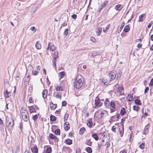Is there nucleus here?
<instances>
[{"mask_svg": "<svg viewBox=\"0 0 153 153\" xmlns=\"http://www.w3.org/2000/svg\"><path fill=\"white\" fill-rule=\"evenodd\" d=\"M82 78L81 76H78L75 78V81L74 82L73 85L74 87L76 89H79L84 86L85 82Z\"/></svg>", "mask_w": 153, "mask_h": 153, "instance_id": "f257e3e1", "label": "nucleus"}, {"mask_svg": "<svg viewBox=\"0 0 153 153\" xmlns=\"http://www.w3.org/2000/svg\"><path fill=\"white\" fill-rule=\"evenodd\" d=\"M6 125L10 129H12L14 125V120L11 117L6 118Z\"/></svg>", "mask_w": 153, "mask_h": 153, "instance_id": "f03ea898", "label": "nucleus"}, {"mask_svg": "<svg viewBox=\"0 0 153 153\" xmlns=\"http://www.w3.org/2000/svg\"><path fill=\"white\" fill-rule=\"evenodd\" d=\"M112 81L110 78H109V77L108 78L104 77L102 80V83H103L104 85H107L110 84Z\"/></svg>", "mask_w": 153, "mask_h": 153, "instance_id": "7ed1b4c3", "label": "nucleus"}, {"mask_svg": "<svg viewBox=\"0 0 153 153\" xmlns=\"http://www.w3.org/2000/svg\"><path fill=\"white\" fill-rule=\"evenodd\" d=\"M117 74V72L115 70L111 71L109 74L108 77L112 81H113L115 78Z\"/></svg>", "mask_w": 153, "mask_h": 153, "instance_id": "20e7f679", "label": "nucleus"}, {"mask_svg": "<svg viewBox=\"0 0 153 153\" xmlns=\"http://www.w3.org/2000/svg\"><path fill=\"white\" fill-rule=\"evenodd\" d=\"M110 112L111 113H113L116 111V108L115 104L114 101L112 100L110 103Z\"/></svg>", "mask_w": 153, "mask_h": 153, "instance_id": "39448f33", "label": "nucleus"}, {"mask_svg": "<svg viewBox=\"0 0 153 153\" xmlns=\"http://www.w3.org/2000/svg\"><path fill=\"white\" fill-rule=\"evenodd\" d=\"M95 104L96 106L99 107L102 105V103L100 102V97L99 96H97L95 99Z\"/></svg>", "mask_w": 153, "mask_h": 153, "instance_id": "423d86ee", "label": "nucleus"}, {"mask_svg": "<svg viewBox=\"0 0 153 153\" xmlns=\"http://www.w3.org/2000/svg\"><path fill=\"white\" fill-rule=\"evenodd\" d=\"M98 113L99 114V117L100 118L102 117L104 114H105L108 113L105 110L99 111Z\"/></svg>", "mask_w": 153, "mask_h": 153, "instance_id": "0eeeda50", "label": "nucleus"}, {"mask_svg": "<svg viewBox=\"0 0 153 153\" xmlns=\"http://www.w3.org/2000/svg\"><path fill=\"white\" fill-rule=\"evenodd\" d=\"M49 137L50 139L54 140H55V141H56L57 142L59 140L58 138L56 136L54 135L52 133L50 134H49Z\"/></svg>", "mask_w": 153, "mask_h": 153, "instance_id": "6e6552de", "label": "nucleus"}, {"mask_svg": "<svg viewBox=\"0 0 153 153\" xmlns=\"http://www.w3.org/2000/svg\"><path fill=\"white\" fill-rule=\"evenodd\" d=\"M150 127V125L149 124H147L145 127L143 131V134H146L149 132V128Z\"/></svg>", "mask_w": 153, "mask_h": 153, "instance_id": "1a4fd4ad", "label": "nucleus"}, {"mask_svg": "<svg viewBox=\"0 0 153 153\" xmlns=\"http://www.w3.org/2000/svg\"><path fill=\"white\" fill-rule=\"evenodd\" d=\"M31 150L33 153H38V149L36 145L31 148Z\"/></svg>", "mask_w": 153, "mask_h": 153, "instance_id": "9d476101", "label": "nucleus"}, {"mask_svg": "<svg viewBox=\"0 0 153 153\" xmlns=\"http://www.w3.org/2000/svg\"><path fill=\"white\" fill-rule=\"evenodd\" d=\"M48 93V90L47 89L44 90L42 94V97L44 99H45L47 98Z\"/></svg>", "mask_w": 153, "mask_h": 153, "instance_id": "9b49d317", "label": "nucleus"}, {"mask_svg": "<svg viewBox=\"0 0 153 153\" xmlns=\"http://www.w3.org/2000/svg\"><path fill=\"white\" fill-rule=\"evenodd\" d=\"M124 89L123 87L122 86H119L118 87L117 91L120 93V95H123L124 93Z\"/></svg>", "mask_w": 153, "mask_h": 153, "instance_id": "f8f14e48", "label": "nucleus"}, {"mask_svg": "<svg viewBox=\"0 0 153 153\" xmlns=\"http://www.w3.org/2000/svg\"><path fill=\"white\" fill-rule=\"evenodd\" d=\"M64 128L65 131H68L70 128L69 123L68 122H66L64 125Z\"/></svg>", "mask_w": 153, "mask_h": 153, "instance_id": "ddd939ff", "label": "nucleus"}, {"mask_svg": "<svg viewBox=\"0 0 153 153\" xmlns=\"http://www.w3.org/2000/svg\"><path fill=\"white\" fill-rule=\"evenodd\" d=\"M50 108L52 110L55 109L57 107V105L56 104H54L52 102H50Z\"/></svg>", "mask_w": 153, "mask_h": 153, "instance_id": "4468645a", "label": "nucleus"}, {"mask_svg": "<svg viewBox=\"0 0 153 153\" xmlns=\"http://www.w3.org/2000/svg\"><path fill=\"white\" fill-rule=\"evenodd\" d=\"M145 16V14H143L142 15H140L139 16V22H143L144 19H145V17H144Z\"/></svg>", "mask_w": 153, "mask_h": 153, "instance_id": "2eb2a0df", "label": "nucleus"}, {"mask_svg": "<svg viewBox=\"0 0 153 153\" xmlns=\"http://www.w3.org/2000/svg\"><path fill=\"white\" fill-rule=\"evenodd\" d=\"M123 7L122 5L121 4H118L115 7V9L116 10H120Z\"/></svg>", "mask_w": 153, "mask_h": 153, "instance_id": "dca6fc26", "label": "nucleus"}, {"mask_svg": "<svg viewBox=\"0 0 153 153\" xmlns=\"http://www.w3.org/2000/svg\"><path fill=\"white\" fill-rule=\"evenodd\" d=\"M65 75V73L64 71H62L59 73V79L63 78Z\"/></svg>", "mask_w": 153, "mask_h": 153, "instance_id": "f3484780", "label": "nucleus"}, {"mask_svg": "<svg viewBox=\"0 0 153 153\" xmlns=\"http://www.w3.org/2000/svg\"><path fill=\"white\" fill-rule=\"evenodd\" d=\"M10 92H8L7 90H6V91L4 92V97L6 98L9 97L10 96Z\"/></svg>", "mask_w": 153, "mask_h": 153, "instance_id": "a211bd4d", "label": "nucleus"}, {"mask_svg": "<svg viewBox=\"0 0 153 153\" xmlns=\"http://www.w3.org/2000/svg\"><path fill=\"white\" fill-rule=\"evenodd\" d=\"M59 56H58L56 55V56H53V58H54V59L53 61V65H54L55 68L56 69V59L58 58Z\"/></svg>", "mask_w": 153, "mask_h": 153, "instance_id": "6ab92c4d", "label": "nucleus"}, {"mask_svg": "<svg viewBox=\"0 0 153 153\" xmlns=\"http://www.w3.org/2000/svg\"><path fill=\"white\" fill-rule=\"evenodd\" d=\"M22 118L23 120L25 121H27L29 119V117H28V114H26L25 115H24V116L22 117Z\"/></svg>", "mask_w": 153, "mask_h": 153, "instance_id": "aec40b11", "label": "nucleus"}, {"mask_svg": "<svg viewBox=\"0 0 153 153\" xmlns=\"http://www.w3.org/2000/svg\"><path fill=\"white\" fill-rule=\"evenodd\" d=\"M86 130L84 127L81 128L79 131V134L80 135H82L83 134Z\"/></svg>", "mask_w": 153, "mask_h": 153, "instance_id": "412c9836", "label": "nucleus"}, {"mask_svg": "<svg viewBox=\"0 0 153 153\" xmlns=\"http://www.w3.org/2000/svg\"><path fill=\"white\" fill-rule=\"evenodd\" d=\"M128 97L126 98L127 100L129 101H132L133 100V95L131 94H128Z\"/></svg>", "mask_w": 153, "mask_h": 153, "instance_id": "4be33fe9", "label": "nucleus"}, {"mask_svg": "<svg viewBox=\"0 0 153 153\" xmlns=\"http://www.w3.org/2000/svg\"><path fill=\"white\" fill-rule=\"evenodd\" d=\"M92 137L96 141H97L99 139V137L96 134L94 133L92 134Z\"/></svg>", "mask_w": 153, "mask_h": 153, "instance_id": "5701e85b", "label": "nucleus"}, {"mask_svg": "<svg viewBox=\"0 0 153 153\" xmlns=\"http://www.w3.org/2000/svg\"><path fill=\"white\" fill-rule=\"evenodd\" d=\"M122 74V72L121 71L119 70L118 71L117 74V79H118L121 76Z\"/></svg>", "mask_w": 153, "mask_h": 153, "instance_id": "b1692460", "label": "nucleus"}, {"mask_svg": "<svg viewBox=\"0 0 153 153\" xmlns=\"http://www.w3.org/2000/svg\"><path fill=\"white\" fill-rule=\"evenodd\" d=\"M130 30V27L129 25H126L124 28V31L126 32H127Z\"/></svg>", "mask_w": 153, "mask_h": 153, "instance_id": "393cba45", "label": "nucleus"}, {"mask_svg": "<svg viewBox=\"0 0 153 153\" xmlns=\"http://www.w3.org/2000/svg\"><path fill=\"white\" fill-rule=\"evenodd\" d=\"M29 110L30 113L35 112V109L33 106L29 107Z\"/></svg>", "mask_w": 153, "mask_h": 153, "instance_id": "a878e982", "label": "nucleus"}, {"mask_svg": "<svg viewBox=\"0 0 153 153\" xmlns=\"http://www.w3.org/2000/svg\"><path fill=\"white\" fill-rule=\"evenodd\" d=\"M108 1H105L103 3L101 4L100 5L101 7H102L104 8L108 4Z\"/></svg>", "mask_w": 153, "mask_h": 153, "instance_id": "bb28decb", "label": "nucleus"}, {"mask_svg": "<svg viewBox=\"0 0 153 153\" xmlns=\"http://www.w3.org/2000/svg\"><path fill=\"white\" fill-rule=\"evenodd\" d=\"M126 112V109L124 108H122L121 110L120 111V114L123 115L125 114Z\"/></svg>", "mask_w": 153, "mask_h": 153, "instance_id": "cd10ccee", "label": "nucleus"}, {"mask_svg": "<svg viewBox=\"0 0 153 153\" xmlns=\"http://www.w3.org/2000/svg\"><path fill=\"white\" fill-rule=\"evenodd\" d=\"M52 152V149L51 147H48L45 150L46 153H51Z\"/></svg>", "mask_w": 153, "mask_h": 153, "instance_id": "c85d7f7f", "label": "nucleus"}, {"mask_svg": "<svg viewBox=\"0 0 153 153\" xmlns=\"http://www.w3.org/2000/svg\"><path fill=\"white\" fill-rule=\"evenodd\" d=\"M85 143L88 145L91 146L92 144V142L91 141V139L87 140Z\"/></svg>", "mask_w": 153, "mask_h": 153, "instance_id": "c756f323", "label": "nucleus"}, {"mask_svg": "<svg viewBox=\"0 0 153 153\" xmlns=\"http://www.w3.org/2000/svg\"><path fill=\"white\" fill-rule=\"evenodd\" d=\"M108 99H106L104 102L105 106L106 107H107L109 105V102L108 103Z\"/></svg>", "mask_w": 153, "mask_h": 153, "instance_id": "7c9ffc66", "label": "nucleus"}, {"mask_svg": "<svg viewBox=\"0 0 153 153\" xmlns=\"http://www.w3.org/2000/svg\"><path fill=\"white\" fill-rule=\"evenodd\" d=\"M66 143L68 145H71L72 144V140L70 139H67L65 141Z\"/></svg>", "mask_w": 153, "mask_h": 153, "instance_id": "2f4dec72", "label": "nucleus"}, {"mask_svg": "<svg viewBox=\"0 0 153 153\" xmlns=\"http://www.w3.org/2000/svg\"><path fill=\"white\" fill-rule=\"evenodd\" d=\"M107 140H106L104 139L102 140L101 142V145L102 146H105L107 143Z\"/></svg>", "mask_w": 153, "mask_h": 153, "instance_id": "473e14b6", "label": "nucleus"}, {"mask_svg": "<svg viewBox=\"0 0 153 153\" xmlns=\"http://www.w3.org/2000/svg\"><path fill=\"white\" fill-rule=\"evenodd\" d=\"M50 120L52 121H54L56 120V117L53 115H51L50 116Z\"/></svg>", "mask_w": 153, "mask_h": 153, "instance_id": "72a5a7b5", "label": "nucleus"}, {"mask_svg": "<svg viewBox=\"0 0 153 153\" xmlns=\"http://www.w3.org/2000/svg\"><path fill=\"white\" fill-rule=\"evenodd\" d=\"M135 103L136 105H141V103L140 100L137 99L135 100Z\"/></svg>", "mask_w": 153, "mask_h": 153, "instance_id": "f704fd0d", "label": "nucleus"}, {"mask_svg": "<svg viewBox=\"0 0 153 153\" xmlns=\"http://www.w3.org/2000/svg\"><path fill=\"white\" fill-rule=\"evenodd\" d=\"M102 28L101 27L99 28L97 32V34L98 36H99L100 35L101 33L102 32Z\"/></svg>", "mask_w": 153, "mask_h": 153, "instance_id": "c9c22d12", "label": "nucleus"}, {"mask_svg": "<svg viewBox=\"0 0 153 153\" xmlns=\"http://www.w3.org/2000/svg\"><path fill=\"white\" fill-rule=\"evenodd\" d=\"M133 110L136 111H138L140 109V107L137 106H134Z\"/></svg>", "mask_w": 153, "mask_h": 153, "instance_id": "e433bc0d", "label": "nucleus"}, {"mask_svg": "<svg viewBox=\"0 0 153 153\" xmlns=\"http://www.w3.org/2000/svg\"><path fill=\"white\" fill-rule=\"evenodd\" d=\"M36 48H41V45L39 42H37L35 45Z\"/></svg>", "mask_w": 153, "mask_h": 153, "instance_id": "4c0bfd02", "label": "nucleus"}, {"mask_svg": "<svg viewBox=\"0 0 153 153\" xmlns=\"http://www.w3.org/2000/svg\"><path fill=\"white\" fill-rule=\"evenodd\" d=\"M87 152L89 153H91L92 152V149L91 147H88L86 149Z\"/></svg>", "mask_w": 153, "mask_h": 153, "instance_id": "58836bf2", "label": "nucleus"}, {"mask_svg": "<svg viewBox=\"0 0 153 153\" xmlns=\"http://www.w3.org/2000/svg\"><path fill=\"white\" fill-rule=\"evenodd\" d=\"M56 91H62L63 88L61 86H58L56 88Z\"/></svg>", "mask_w": 153, "mask_h": 153, "instance_id": "ea45409f", "label": "nucleus"}, {"mask_svg": "<svg viewBox=\"0 0 153 153\" xmlns=\"http://www.w3.org/2000/svg\"><path fill=\"white\" fill-rule=\"evenodd\" d=\"M87 125L89 128H91L93 126L92 122L91 121L88 122L87 123Z\"/></svg>", "mask_w": 153, "mask_h": 153, "instance_id": "a19ab883", "label": "nucleus"}, {"mask_svg": "<svg viewBox=\"0 0 153 153\" xmlns=\"http://www.w3.org/2000/svg\"><path fill=\"white\" fill-rule=\"evenodd\" d=\"M60 133V130L59 129H56L54 131V133L56 135H59Z\"/></svg>", "mask_w": 153, "mask_h": 153, "instance_id": "79ce46f5", "label": "nucleus"}, {"mask_svg": "<svg viewBox=\"0 0 153 153\" xmlns=\"http://www.w3.org/2000/svg\"><path fill=\"white\" fill-rule=\"evenodd\" d=\"M25 111H27L26 108L24 107H22L20 110L21 113H22L24 112H25Z\"/></svg>", "mask_w": 153, "mask_h": 153, "instance_id": "37998d69", "label": "nucleus"}, {"mask_svg": "<svg viewBox=\"0 0 153 153\" xmlns=\"http://www.w3.org/2000/svg\"><path fill=\"white\" fill-rule=\"evenodd\" d=\"M68 33V29L67 28L65 29L64 32V35L66 36Z\"/></svg>", "mask_w": 153, "mask_h": 153, "instance_id": "c03bdc74", "label": "nucleus"}, {"mask_svg": "<svg viewBox=\"0 0 153 153\" xmlns=\"http://www.w3.org/2000/svg\"><path fill=\"white\" fill-rule=\"evenodd\" d=\"M124 25L125 23L124 22H123L122 24L121 25V26H120V27L119 30H118V31L119 32H120L121 31V30L123 29Z\"/></svg>", "mask_w": 153, "mask_h": 153, "instance_id": "a18cd8bd", "label": "nucleus"}, {"mask_svg": "<svg viewBox=\"0 0 153 153\" xmlns=\"http://www.w3.org/2000/svg\"><path fill=\"white\" fill-rule=\"evenodd\" d=\"M139 147L141 149H143L145 147V144L143 143H142L139 146Z\"/></svg>", "mask_w": 153, "mask_h": 153, "instance_id": "49530a36", "label": "nucleus"}, {"mask_svg": "<svg viewBox=\"0 0 153 153\" xmlns=\"http://www.w3.org/2000/svg\"><path fill=\"white\" fill-rule=\"evenodd\" d=\"M68 114H65L64 119V121L65 122V121H66L67 120L68 118Z\"/></svg>", "mask_w": 153, "mask_h": 153, "instance_id": "de8ad7c7", "label": "nucleus"}, {"mask_svg": "<svg viewBox=\"0 0 153 153\" xmlns=\"http://www.w3.org/2000/svg\"><path fill=\"white\" fill-rule=\"evenodd\" d=\"M90 40L93 42L95 43L96 42V40L93 37H90Z\"/></svg>", "mask_w": 153, "mask_h": 153, "instance_id": "09e8293b", "label": "nucleus"}, {"mask_svg": "<svg viewBox=\"0 0 153 153\" xmlns=\"http://www.w3.org/2000/svg\"><path fill=\"white\" fill-rule=\"evenodd\" d=\"M32 118L34 121L36 120H37L38 118L37 114H36L35 115L33 116V117Z\"/></svg>", "mask_w": 153, "mask_h": 153, "instance_id": "8fccbe9b", "label": "nucleus"}, {"mask_svg": "<svg viewBox=\"0 0 153 153\" xmlns=\"http://www.w3.org/2000/svg\"><path fill=\"white\" fill-rule=\"evenodd\" d=\"M38 72L37 71H32V74L33 75H36L38 74Z\"/></svg>", "mask_w": 153, "mask_h": 153, "instance_id": "3c124183", "label": "nucleus"}, {"mask_svg": "<svg viewBox=\"0 0 153 153\" xmlns=\"http://www.w3.org/2000/svg\"><path fill=\"white\" fill-rule=\"evenodd\" d=\"M28 114V112L27 111H25V112H24L22 113H21L22 117L23 116L25 115L26 114Z\"/></svg>", "mask_w": 153, "mask_h": 153, "instance_id": "603ef678", "label": "nucleus"}, {"mask_svg": "<svg viewBox=\"0 0 153 153\" xmlns=\"http://www.w3.org/2000/svg\"><path fill=\"white\" fill-rule=\"evenodd\" d=\"M67 103L65 101H63L62 102V106H65L66 105Z\"/></svg>", "mask_w": 153, "mask_h": 153, "instance_id": "864d4df0", "label": "nucleus"}, {"mask_svg": "<svg viewBox=\"0 0 153 153\" xmlns=\"http://www.w3.org/2000/svg\"><path fill=\"white\" fill-rule=\"evenodd\" d=\"M77 15L76 14H74L72 15L71 17L73 19H76L77 18Z\"/></svg>", "mask_w": 153, "mask_h": 153, "instance_id": "5fc2aeb1", "label": "nucleus"}, {"mask_svg": "<svg viewBox=\"0 0 153 153\" xmlns=\"http://www.w3.org/2000/svg\"><path fill=\"white\" fill-rule=\"evenodd\" d=\"M53 44L52 43H49L48 45V47L47 48H52V47L53 46Z\"/></svg>", "mask_w": 153, "mask_h": 153, "instance_id": "6e6d98bb", "label": "nucleus"}, {"mask_svg": "<svg viewBox=\"0 0 153 153\" xmlns=\"http://www.w3.org/2000/svg\"><path fill=\"white\" fill-rule=\"evenodd\" d=\"M111 130L114 132H115L116 131V127L114 126H112L111 128Z\"/></svg>", "mask_w": 153, "mask_h": 153, "instance_id": "4d7b16f0", "label": "nucleus"}, {"mask_svg": "<svg viewBox=\"0 0 153 153\" xmlns=\"http://www.w3.org/2000/svg\"><path fill=\"white\" fill-rule=\"evenodd\" d=\"M149 87H146V88L145 89V90L144 93L146 94L149 90Z\"/></svg>", "mask_w": 153, "mask_h": 153, "instance_id": "13d9d810", "label": "nucleus"}, {"mask_svg": "<svg viewBox=\"0 0 153 153\" xmlns=\"http://www.w3.org/2000/svg\"><path fill=\"white\" fill-rule=\"evenodd\" d=\"M106 147L107 148H109L110 146V142H107V143Z\"/></svg>", "mask_w": 153, "mask_h": 153, "instance_id": "bf43d9fd", "label": "nucleus"}, {"mask_svg": "<svg viewBox=\"0 0 153 153\" xmlns=\"http://www.w3.org/2000/svg\"><path fill=\"white\" fill-rule=\"evenodd\" d=\"M152 24L153 22H152V21H151L149 23V25L148 26V27L150 28L152 25Z\"/></svg>", "mask_w": 153, "mask_h": 153, "instance_id": "052dcab7", "label": "nucleus"}, {"mask_svg": "<svg viewBox=\"0 0 153 153\" xmlns=\"http://www.w3.org/2000/svg\"><path fill=\"white\" fill-rule=\"evenodd\" d=\"M28 101L30 103H32L33 102V100H32V98L31 97L29 98Z\"/></svg>", "mask_w": 153, "mask_h": 153, "instance_id": "680f3d73", "label": "nucleus"}, {"mask_svg": "<svg viewBox=\"0 0 153 153\" xmlns=\"http://www.w3.org/2000/svg\"><path fill=\"white\" fill-rule=\"evenodd\" d=\"M150 84L151 86H152L153 85V79H151Z\"/></svg>", "mask_w": 153, "mask_h": 153, "instance_id": "e2e57ef3", "label": "nucleus"}, {"mask_svg": "<svg viewBox=\"0 0 153 153\" xmlns=\"http://www.w3.org/2000/svg\"><path fill=\"white\" fill-rule=\"evenodd\" d=\"M56 98H61V95H59V94H58L56 95Z\"/></svg>", "mask_w": 153, "mask_h": 153, "instance_id": "0e129e2a", "label": "nucleus"}, {"mask_svg": "<svg viewBox=\"0 0 153 153\" xmlns=\"http://www.w3.org/2000/svg\"><path fill=\"white\" fill-rule=\"evenodd\" d=\"M142 44H141L139 43L137 45V47H138V48H140L142 47Z\"/></svg>", "mask_w": 153, "mask_h": 153, "instance_id": "69168bd1", "label": "nucleus"}, {"mask_svg": "<svg viewBox=\"0 0 153 153\" xmlns=\"http://www.w3.org/2000/svg\"><path fill=\"white\" fill-rule=\"evenodd\" d=\"M28 90L29 91H32V86H29L28 88Z\"/></svg>", "mask_w": 153, "mask_h": 153, "instance_id": "338daca9", "label": "nucleus"}, {"mask_svg": "<svg viewBox=\"0 0 153 153\" xmlns=\"http://www.w3.org/2000/svg\"><path fill=\"white\" fill-rule=\"evenodd\" d=\"M35 29V28L34 27H31L30 28V30L32 31H33Z\"/></svg>", "mask_w": 153, "mask_h": 153, "instance_id": "774afa93", "label": "nucleus"}]
</instances>
